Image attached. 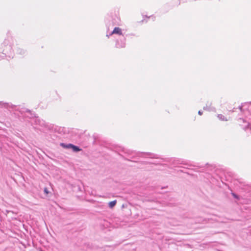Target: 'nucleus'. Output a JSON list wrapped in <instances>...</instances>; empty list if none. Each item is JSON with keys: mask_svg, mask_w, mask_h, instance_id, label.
Instances as JSON below:
<instances>
[{"mask_svg": "<svg viewBox=\"0 0 251 251\" xmlns=\"http://www.w3.org/2000/svg\"><path fill=\"white\" fill-rule=\"evenodd\" d=\"M126 37L122 36V37L116 39V47L118 48H125L126 46Z\"/></svg>", "mask_w": 251, "mask_h": 251, "instance_id": "nucleus-2", "label": "nucleus"}, {"mask_svg": "<svg viewBox=\"0 0 251 251\" xmlns=\"http://www.w3.org/2000/svg\"><path fill=\"white\" fill-rule=\"evenodd\" d=\"M61 146L62 147H63L64 148L71 149V147H72V144H65L64 143H61Z\"/></svg>", "mask_w": 251, "mask_h": 251, "instance_id": "nucleus-6", "label": "nucleus"}, {"mask_svg": "<svg viewBox=\"0 0 251 251\" xmlns=\"http://www.w3.org/2000/svg\"><path fill=\"white\" fill-rule=\"evenodd\" d=\"M6 56L9 58L13 57V53L12 50V48L10 45L6 46L3 49V52L2 53L1 55H0V60L1 58H2Z\"/></svg>", "mask_w": 251, "mask_h": 251, "instance_id": "nucleus-1", "label": "nucleus"}, {"mask_svg": "<svg viewBox=\"0 0 251 251\" xmlns=\"http://www.w3.org/2000/svg\"><path fill=\"white\" fill-rule=\"evenodd\" d=\"M44 192H45V193H46V194H48V190H47V188H45V189H44Z\"/></svg>", "mask_w": 251, "mask_h": 251, "instance_id": "nucleus-11", "label": "nucleus"}, {"mask_svg": "<svg viewBox=\"0 0 251 251\" xmlns=\"http://www.w3.org/2000/svg\"><path fill=\"white\" fill-rule=\"evenodd\" d=\"M0 105H1L2 106H3L4 107H6L9 106L8 103H3L2 102H0Z\"/></svg>", "mask_w": 251, "mask_h": 251, "instance_id": "nucleus-9", "label": "nucleus"}, {"mask_svg": "<svg viewBox=\"0 0 251 251\" xmlns=\"http://www.w3.org/2000/svg\"><path fill=\"white\" fill-rule=\"evenodd\" d=\"M116 203H117L116 200L111 201L108 203V206L110 208H112L116 205Z\"/></svg>", "mask_w": 251, "mask_h": 251, "instance_id": "nucleus-7", "label": "nucleus"}, {"mask_svg": "<svg viewBox=\"0 0 251 251\" xmlns=\"http://www.w3.org/2000/svg\"><path fill=\"white\" fill-rule=\"evenodd\" d=\"M71 149L73 150V151L75 152H77L80 151V149L78 147L74 146L73 144Z\"/></svg>", "mask_w": 251, "mask_h": 251, "instance_id": "nucleus-8", "label": "nucleus"}, {"mask_svg": "<svg viewBox=\"0 0 251 251\" xmlns=\"http://www.w3.org/2000/svg\"><path fill=\"white\" fill-rule=\"evenodd\" d=\"M198 113L200 115H202V112L200 110V111H199Z\"/></svg>", "mask_w": 251, "mask_h": 251, "instance_id": "nucleus-12", "label": "nucleus"}, {"mask_svg": "<svg viewBox=\"0 0 251 251\" xmlns=\"http://www.w3.org/2000/svg\"><path fill=\"white\" fill-rule=\"evenodd\" d=\"M25 52V50H21V51L19 52V53H21V54H24Z\"/></svg>", "mask_w": 251, "mask_h": 251, "instance_id": "nucleus-10", "label": "nucleus"}, {"mask_svg": "<svg viewBox=\"0 0 251 251\" xmlns=\"http://www.w3.org/2000/svg\"><path fill=\"white\" fill-rule=\"evenodd\" d=\"M217 117H218V118L222 121H228V119L222 114H218Z\"/></svg>", "mask_w": 251, "mask_h": 251, "instance_id": "nucleus-5", "label": "nucleus"}, {"mask_svg": "<svg viewBox=\"0 0 251 251\" xmlns=\"http://www.w3.org/2000/svg\"><path fill=\"white\" fill-rule=\"evenodd\" d=\"M112 35H117L119 36V38L122 37V36H124L123 33V30L119 27H115L109 35H107V36L109 37V36Z\"/></svg>", "mask_w": 251, "mask_h": 251, "instance_id": "nucleus-3", "label": "nucleus"}, {"mask_svg": "<svg viewBox=\"0 0 251 251\" xmlns=\"http://www.w3.org/2000/svg\"><path fill=\"white\" fill-rule=\"evenodd\" d=\"M204 109H205V110H208V111H210L211 110L210 109V108H208L207 107H204Z\"/></svg>", "mask_w": 251, "mask_h": 251, "instance_id": "nucleus-13", "label": "nucleus"}, {"mask_svg": "<svg viewBox=\"0 0 251 251\" xmlns=\"http://www.w3.org/2000/svg\"><path fill=\"white\" fill-rule=\"evenodd\" d=\"M143 156L149 158H158L157 155L151 153H144L143 154Z\"/></svg>", "mask_w": 251, "mask_h": 251, "instance_id": "nucleus-4", "label": "nucleus"}]
</instances>
